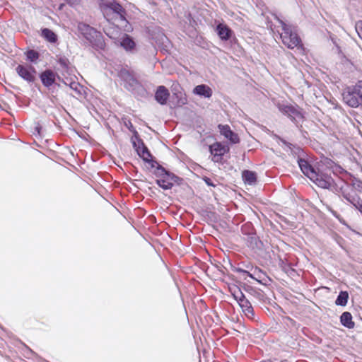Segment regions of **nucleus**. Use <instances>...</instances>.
<instances>
[{
	"label": "nucleus",
	"instance_id": "nucleus-1",
	"mask_svg": "<svg viewBox=\"0 0 362 362\" xmlns=\"http://www.w3.org/2000/svg\"><path fill=\"white\" fill-rule=\"evenodd\" d=\"M100 8L104 17L110 20L124 21V9L114 0H100Z\"/></svg>",
	"mask_w": 362,
	"mask_h": 362
},
{
	"label": "nucleus",
	"instance_id": "nucleus-2",
	"mask_svg": "<svg viewBox=\"0 0 362 362\" xmlns=\"http://www.w3.org/2000/svg\"><path fill=\"white\" fill-rule=\"evenodd\" d=\"M78 30L81 35L90 42V44L97 48H103L104 42L100 33L90 25L79 23L78 24Z\"/></svg>",
	"mask_w": 362,
	"mask_h": 362
},
{
	"label": "nucleus",
	"instance_id": "nucleus-3",
	"mask_svg": "<svg viewBox=\"0 0 362 362\" xmlns=\"http://www.w3.org/2000/svg\"><path fill=\"white\" fill-rule=\"evenodd\" d=\"M230 292L238 302L244 315L249 319L254 318V310L250 301L245 297L240 288L236 286L230 287Z\"/></svg>",
	"mask_w": 362,
	"mask_h": 362
},
{
	"label": "nucleus",
	"instance_id": "nucleus-4",
	"mask_svg": "<svg viewBox=\"0 0 362 362\" xmlns=\"http://www.w3.org/2000/svg\"><path fill=\"white\" fill-rule=\"evenodd\" d=\"M281 26L283 32L281 33L282 42L289 49L297 47L300 44V39L297 33L293 30L291 25H286L283 21L276 18Z\"/></svg>",
	"mask_w": 362,
	"mask_h": 362
},
{
	"label": "nucleus",
	"instance_id": "nucleus-5",
	"mask_svg": "<svg viewBox=\"0 0 362 362\" xmlns=\"http://www.w3.org/2000/svg\"><path fill=\"white\" fill-rule=\"evenodd\" d=\"M155 175L157 177V185L165 190L171 189L174 183L177 182L179 180L178 177L165 170L160 165L156 167Z\"/></svg>",
	"mask_w": 362,
	"mask_h": 362
},
{
	"label": "nucleus",
	"instance_id": "nucleus-6",
	"mask_svg": "<svg viewBox=\"0 0 362 362\" xmlns=\"http://www.w3.org/2000/svg\"><path fill=\"white\" fill-rule=\"evenodd\" d=\"M342 95L345 103L350 107H357L362 105V84L347 88Z\"/></svg>",
	"mask_w": 362,
	"mask_h": 362
},
{
	"label": "nucleus",
	"instance_id": "nucleus-7",
	"mask_svg": "<svg viewBox=\"0 0 362 362\" xmlns=\"http://www.w3.org/2000/svg\"><path fill=\"white\" fill-rule=\"evenodd\" d=\"M18 75L28 83H33L35 80L36 70L28 63H22L16 67Z\"/></svg>",
	"mask_w": 362,
	"mask_h": 362
},
{
	"label": "nucleus",
	"instance_id": "nucleus-8",
	"mask_svg": "<svg viewBox=\"0 0 362 362\" xmlns=\"http://www.w3.org/2000/svg\"><path fill=\"white\" fill-rule=\"evenodd\" d=\"M133 146L135 148L138 155L145 162L149 163L152 168H154L156 163L151 159V154L148 150L147 147L144 144V143L139 141V144H137L135 141H134Z\"/></svg>",
	"mask_w": 362,
	"mask_h": 362
},
{
	"label": "nucleus",
	"instance_id": "nucleus-9",
	"mask_svg": "<svg viewBox=\"0 0 362 362\" xmlns=\"http://www.w3.org/2000/svg\"><path fill=\"white\" fill-rule=\"evenodd\" d=\"M124 87L129 91H133L139 86L138 81L127 70L120 72Z\"/></svg>",
	"mask_w": 362,
	"mask_h": 362
},
{
	"label": "nucleus",
	"instance_id": "nucleus-10",
	"mask_svg": "<svg viewBox=\"0 0 362 362\" xmlns=\"http://www.w3.org/2000/svg\"><path fill=\"white\" fill-rule=\"evenodd\" d=\"M311 180H313L318 187L324 189L329 188L333 184V180L330 176L325 174H320L317 172L316 173V177L311 179Z\"/></svg>",
	"mask_w": 362,
	"mask_h": 362
},
{
	"label": "nucleus",
	"instance_id": "nucleus-11",
	"mask_svg": "<svg viewBox=\"0 0 362 362\" xmlns=\"http://www.w3.org/2000/svg\"><path fill=\"white\" fill-rule=\"evenodd\" d=\"M209 149L213 156L212 160L214 162H218L226 152V147L218 142L211 145Z\"/></svg>",
	"mask_w": 362,
	"mask_h": 362
},
{
	"label": "nucleus",
	"instance_id": "nucleus-12",
	"mask_svg": "<svg viewBox=\"0 0 362 362\" xmlns=\"http://www.w3.org/2000/svg\"><path fill=\"white\" fill-rule=\"evenodd\" d=\"M220 133L233 144H238L240 141L237 134L233 132L228 125H218Z\"/></svg>",
	"mask_w": 362,
	"mask_h": 362
},
{
	"label": "nucleus",
	"instance_id": "nucleus-13",
	"mask_svg": "<svg viewBox=\"0 0 362 362\" xmlns=\"http://www.w3.org/2000/svg\"><path fill=\"white\" fill-rule=\"evenodd\" d=\"M298 165L303 173L310 180L316 177V170L304 159L300 158L298 160Z\"/></svg>",
	"mask_w": 362,
	"mask_h": 362
},
{
	"label": "nucleus",
	"instance_id": "nucleus-14",
	"mask_svg": "<svg viewBox=\"0 0 362 362\" xmlns=\"http://www.w3.org/2000/svg\"><path fill=\"white\" fill-rule=\"evenodd\" d=\"M343 197L362 214V200L356 194L343 192Z\"/></svg>",
	"mask_w": 362,
	"mask_h": 362
},
{
	"label": "nucleus",
	"instance_id": "nucleus-15",
	"mask_svg": "<svg viewBox=\"0 0 362 362\" xmlns=\"http://www.w3.org/2000/svg\"><path fill=\"white\" fill-rule=\"evenodd\" d=\"M169 95L168 90L165 86H160L156 92L155 98L158 103L164 105L166 103Z\"/></svg>",
	"mask_w": 362,
	"mask_h": 362
},
{
	"label": "nucleus",
	"instance_id": "nucleus-16",
	"mask_svg": "<svg viewBox=\"0 0 362 362\" xmlns=\"http://www.w3.org/2000/svg\"><path fill=\"white\" fill-rule=\"evenodd\" d=\"M55 74L51 70H46L40 74L42 84L46 87L51 86L55 81Z\"/></svg>",
	"mask_w": 362,
	"mask_h": 362
},
{
	"label": "nucleus",
	"instance_id": "nucleus-17",
	"mask_svg": "<svg viewBox=\"0 0 362 362\" xmlns=\"http://www.w3.org/2000/svg\"><path fill=\"white\" fill-rule=\"evenodd\" d=\"M218 35L222 40H228L232 34L231 30L225 24L219 23L216 27Z\"/></svg>",
	"mask_w": 362,
	"mask_h": 362
},
{
	"label": "nucleus",
	"instance_id": "nucleus-18",
	"mask_svg": "<svg viewBox=\"0 0 362 362\" xmlns=\"http://www.w3.org/2000/svg\"><path fill=\"white\" fill-rule=\"evenodd\" d=\"M193 93L199 96L210 98L212 95V90L208 86L202 84L197 86L194 88Z\"/></svg>",
	"mask_w": 362,
	"mask_h": 362
},
{
	"label": "nucleus",
	"instance_id": "nucleus-19",
	"mask_svg": "<svg viewBox=\"0 0 362 362\" xmlns=\"http://www.w3.org/2000/svg\"><path fill=\"white\" fill-rule=\"evenodd\" d=\"M340 318L341 322L344 327L349 329L354 327V322L352 321V316L349 313L344 312L342 313Z\"/></svg>",
	"mask_w": 362,
	"mask_h": 362
},
{
	"label": "nucleus",
	"instance_id": "nucleus-20",
	"mask_svg": "<svg viewBox=\"0 0 362 362\" xmlns=\"http://www.w3.org/2000/svg\"><path fill=\"white\" fill-rule=\"evenodd\" d=\"M64 83L66 85H69L70 88L73 90L75 92L76 97L81 96L83 95V88L82 86L79 84V83L76 81H70L67 80L66 81H64Z\"/></svg>",
	"mask_w": 362,
	"mask_h": 362
},
{
	"label": "nucleus",
	"instance_id": "nucleus-21",
	"mask_svg": "<svg viewBox=\"0 0 362 362\" xmlns=\"http://www.w3.org/2000/svg\"><path fill=\"white\" fill-rule=\"evenodd\" d=\"M243 179L248 185H254L256 182V174L250 170H245L243 173Z\"/></svg>",
	"mask_w": 362,
	"mask_h": 362
},
{
	"label": "nucleus",
	"instance_id": "nucleus-22",
	"mask_svg": "<svg viewBox=\"0 0 362 362\" xmlns=\"http://www.w3.org/2000/svg\"><path fill=\"white\" fill-rule=\"evenodd\" d=\"M42 36L52 43H54L57 40V35L48 28H45L42 30Z\"/></svg>",
	"mask_w": 362,
	"mask_h": 362
},
{
	"label": "nucleus",
	"instance_id": "nucleus-23",
	"mask_svg": "<svg viewBox=\"0 0 362 362\" xmlns=\"http://www.w3.org/2000/svg\"><path fill=\"white\" fill-rule=\"evenodd\" d=\"M120 45L126 50H130L135 46L134 42L127 35H124L120 42Z\"/></svg>",
	"mask_w": 362,
	"mask_h": 362
},
{
	"label": "nucleus",
	"instance_id": "nucleus-24",
	"mask_svg": "<svg viewBox=\"0 0 362 362\" xmlns=\"http://www.w3.org/2000/svg\"><path fill=\"white\" fill-rule=\"evenodd\" d=\"M349 295L346 291H341L337 298L335 303L337 305L344 306L347 303Z\"/></svg>",
	"mask_w": 362,
	"mask_h": 362
},
{
	"label": "nucleus",
	"instance_id": "nucleus-25",
	"mask_svg": "<svg viewBox=\"0 0 362 362\" xmlns=\"http://www.w3.org/2000/svg\"><path fill=\"white\" fill-rule=\"evenodd\" d=\"M28 60L31 62H35L39 57V54L35 50H29L26 52Z\"/></svg>",
	"mask_w": 362,
	"mask_h": 362
},
{
	"label": "nucleus",
	"instance_id": "nucleus-26",
	"mask_svg": "<svg viewBox=\"0 0 362 362\" xmlns=\"http://www.w3.org/2000/svg\"><path fill=\"white\" fill-rule=\"evenodd\" d=\"M356 31L360 38L362 39V21H359L356 24Z\"/></svg>",
	"mask_w": 362,
	"mask_h": 362
},
{
	"label": "nucleus",
	"instance_id": "nucleus-27",
	"mask_svg": "<svg viewBox=\"0 0 362 362\" xmlns=\"http://www.w3.org/2000/svg\"><path fill=\"white\" fill-rule=\"evenodd\" d=\"M105 32L107 34V35H108L110 38H115L116 35L119 33V28H115L112 33L108 30H106Z\"/></svg>",
	"mask_w": 362,
	"mask_h": 362
},
{
	"label": "nucleus",
	"instance_id": "nucleus-28",
	"mask_svg": "<svg viewBox=\"0 0 362 362\" xmlns=\"http://www.w3.org/2000/svg\"><path fill=\"white\" fill-rule=\"evenodd\" d=\"M353 186L358 191L362 192V181L361 180H355L353 183Z\"/></svg>",
	"mask_w": 362,
	"mask_h": 362
},
{
	"label": "nucleus",
	"instance_id": "nucleus-29",
	"mask_svg": "<svg viewBox=\"0 0 362 362\" xmlns=\"http://www.w3.org/2000/svg\"><path fill=\"white\" fill-rule=\"evenodd\" d=\"M280 110L282 112H284L285 113H287V114L293 113L296 111L295 109L293 107H291V106H286L284 108H281L280 107Z\"/></svg>",
	"mask_w": 362,
	"mask_h": 362
},
{
	"label": "nucleus",
	"instance_id": "nucleus-30",
	"mask_svg": "<svg viewBox=\"0 0 362 362\" xmlns=\"http://www.w3.org/2000/svg\"><path fill=\"white\" fill-rule=\"evenodd\" d=\"M204 180L207 185L215 187V185L211 182L210 178L206 177L204 178Z\"/></svg>",
	"mask_w": 362,
	"mask_h": 362
},
{
	"label": "nucleus",
	"instance_id": "nucleus-31",
	"mask_svg": "<svg viewBox=\"0 0 362 362\" xmlns=\"http://www.w3.org/2000/svg\"><path fill=\"white\" fill-rule=\"evenodd\" d=\"M249 290L251 291V292H250L251 294H252L253 293H259V292L256 291L252 288H250Z\"/></svg>",
	"mask_w": 362,
	"mask_h": 362
},
{
	"label": "nucleus",
	"instance_id": "nucleus-32",
	"mask_svg": "<svg viewBox=\"0 0 362 362\" xmlns=\"http://www.w3.org/2000/svg\"><path fill=\"white\" fill-rule=\"evenodd\" d=\"M285 145H286L290 149H291V146H293L291 144L284 142Z\"/></svg>",
	"mask_w": 362,
	"mask_h": 362
},
{
	"label": "nucleus",
	"instance_id": "nucleus-33",
	"mask_svg": "<svg viewBox=\"0 0 362 362\" xmlns=\"http://www.w3.org/2000/svg\"><path fill=\"white\" fill-rule=\"evenodd\" d=\"M66 1H67V2H69V4H73L74 3V2L73 1H71V0H66Z\"/></svg>",
	"mask_w": 362,
	"mask_h": 362
}]
</instances>
